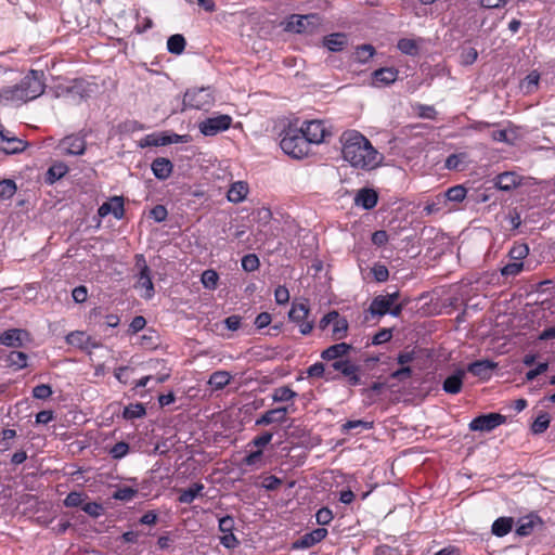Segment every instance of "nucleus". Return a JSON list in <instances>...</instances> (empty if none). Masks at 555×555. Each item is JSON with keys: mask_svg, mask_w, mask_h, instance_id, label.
Masks as SVG:
<instances>
[{"mask_svg": "<svg viewBox=\"0 0 555 555\" xmlns=\"http://www.w3.org/2000/svg\"><path fill=\"white\" fill-rule=\"evenodd\" d=\"M25 334L23 330H8L0 336V343L8 347H20L22 346V336Z\"/></svg>", "mask_w": 555, "mask_h": 555, "instance_id": "30", "label": "nucleus"}, {"mask_svg": "<svg viewBox=\"0 0 555 555\" xmlns=\"http://www.w3.org/2000/svg\"><path fill=\"white\" fill-rule=\"evenodd\" d=\"M297 396V392H295L288 386H282L273 390L271 398L273 402H289L293 401Z\"/></svg>", "mask_w": 555, "mask_h": 555, "instance_id": "34", "label": "nucleus"}, {"mask_svg": "<svg viewBox=\"0 0 555 555\" xmlns=\"http://www.w3.org/2000/svg\"><path fill=\"white\" fill-rule=\"evenodd\" d=\"M391 306H393V304H391L389 299L383 295H378L372 300L369 310L373 315L383 317L388 314Z\"/></svg>", "mask_w": 555, "mask_h": 555, "instance_id": "27", "label": "nucleus"}, {"mask_svg": "<svg viewBox=\"0 0 555 555\" xmlns=\"http://www.w3.org/2000/svg\"><path fill=\"white\" fill-rule=\"evenodd\" d=\"M146 410L142 403L129 404L124 409L122 416L126 420H134L144 416Z\"/></svg>", "mask_w": 555, "mask_h": 555, "instance_id": "40", "label": "nucleus"}, {"mask_svg": "<svg viewBox=\"0 0 555 555\" xmlns=\"http://www.w3.org/2000/svg\"><path fill=\"white\" fill-rule=\"evenodd\" d=\"M466 189L463 185H455L446 192V196L451 202H462L466 197Z\"/></svg>", "mask_w": 555, "mask_h": 555, "instance_id": "49", "label": "nucleus"}, {"mask_svg": "<svg viewBox=\"0 0 555 555\" xmlns=\"http://www.w3.org/2000/svg\"><path fill=\"white\" fill-rule=\"evenodd\" d=\"M10 366L15 369H24L27 365V354L22 351H12L7 359Z\"/></svg>", "mask_w": 555, "mask_h": 555, "instance_id": "44", "label": "nucleus"}, {"mask_svg": "<svg viewBox=\"0 0 555 555\" xmlns=\"http://www.w3.org/2000/svg\"><path fill=\"white\" fill-rule=\"evenodd\" d=\"M283 424L285 423V410L284 409H271L266 411L260 417H258L255 422L256 426H267L271 424Z\"/></svg>", "mask_w": 555, "mask_h": 555, "instance_id": "21", "label": "nucleus"}, {"mask_svg": "<svg viewBox=\"0 0 555 555\" xmlns=\"http://www.w3.org/2000/svg\"><path fill=\"white\" fill-rule=\"evenodd\" d=\"M185 39L182 35L176 34L168 38L167 40V49L172 54H181L185 49Z\"/></svg>", "mask_w": 555, "mask_h": 555, "instance_id": "38", "label": "nucleus"}, {"mask_svg": "<svg viewBox=\"0 0 555 555\" xmlns=\"http://www.w3.org/2000/svg\"><path fill=\"white\" fill-rule=\"evenodd\" d=\"M272 437L273 435L271 433L263 431L261 435L255 437L250 443L261 450V448L270 443Z\"/></svg>", "mask_w": 555, "mask_h": 555, "instance_id": "61", "label": "nucleus"}, {"mask_svg": "<svg viewBox=\"0 0 555 555\" xmlns=\"http://www.w3.org/2000/svg\"><path fill=\"white\" fill-rule=\"evenodd\" d=\"M204 485L201 482H195L188 489L181 490L179 495V502L182 504H191L197 495L203 491Z\"/></svg>", "mask_w": 555, "mask_h": 555, "instance_id": "33", "label": "nucleus"}, {"mask_svg": "<svg viewBox=\"0 0 555 555\" xmlns=\"http://www.w3.org/2000/svg\"><path fill=\"white\" fill-rule=\"evenodd\" d=\"M514 526L512 517H500L494 520L491 527V532L496 537H504L509 533Z\"/></svg>", "mask_w": 555, "mask_h": 555, "instance_id": "31", "label": "nucleus"}, {"mask_svg": "<svg viewBox=\"0 0 555 555\" xmlns=\"http://www.w3.org/2000/svg\"><path fill=\"white\" fill-rule=\"evenodd\" d=\"M259 258L255 254H248L242 258V268L246 272H254L259 268Z\"/></svg>", "mask_w": 555, "mask_h": 555, "instance_id": "51", "label": "nucleus"}, {"mask_svg": "<svg viewBox=\"0 0 555 555\" xmlns=\"http://www.w3.org/2000/svg\"><path fill=\"white\" fill-rule=\"evenodd\" d=\"M60 146L67 155H82L86 151V140L81 135H68L64 138Z\"/></svg>", "mask_w": 555, "mask_h": 555, "instance_id": "13", "label": "nucleus"}, {"mask_svg": "<svg viewBox=\"0 0 555 555\" xmlns=\"http://www.w3.org/2000/svg\"><path fill=\"white\" fill-rule=\"evenodd\" d=\"M374 86H387L398 78V70L393 67H383L372 74Z\"/></svg>", "mask_w": 555, "mask_h": 555, "instance_id": "18", "label": "nucleus"}, {"mask_svg": "<svg viewBox=\"0 0 555 555\" xmlns=\"http://www.w3.org/2000/svg\"><path fill=\"white\" fill-rule=\"evenodd\" d=\"M146 145L150 146H164L173 143H189L191 141L190 134L177 133H159L146 137Z\"/></svg>", "mask_w": 555, "mask_h": 555, "instance_id": "10", "label": "nucleus"}, {"mask_svg": "<svg viewBox=\"0 0 555 555\" xmlns=\"http://www.w3.org/2000/svg\"><path fill=\"white\" fill-rule=\"evenodd\" d=\"M478 57V52L475 48L468 47L463 48L460 54L461 64L463 65H470L473 64Z\"/></svg>", "mask_w": 555, "mask_h": 555, "instance_id": "54", "label": "nucleus"}, {"mask_svg": "<svg viewBox=\"0 0 555 555\" xmlns=\"http://www.w3.org/2000/svg\"><path fill=\"white\" fill-rule=\"evenodd\" d=\"M520 183V178L515 172L505 171L500 173L494 179V184L499 190L511 191Z\"/></svg>", "mask_w": 555, "mask_h": 555, "instance_id": "22", "label": "nucleus"}, {"mask_svg": "<svg viewBox=\"0 0 555 555\" xmlns=\"http://www.w3.org/2000/svg\"><path fill=\"white\" fill-rule=\"evenodd\" d=\"M315 518L319 525L325 526L332 521L333 513L330 508L322 507L317 512Z\"/></svg>", "mask_w": 555, "mask_h": 555, "instance_id": "57", "label": "nucleus"}, {"mask_svg": "<svg viewBox=\"0 0 555 555\" xmlns=\"http://www.w3.org/2000/svg\"><path fill=\"white\" fill-rule=\"evenodd\" d=\"M375 54V48L372 44H362L357 47L354 57L359 63L369 62Z\"/></svg>", "mask_w": 555, "mask_h": 555, "instance_id": "39", "label": "nucleus"}, {"mask_svg": "<svg viewBox=\"0 0 555 555\" xmlns=\"http://www.w3.org/2000/svg\"><path fill=\"white\" fill-rule=\"evenodd\" d=\"M28 143L14 134L10 137L3 144L0 145V151L5 154H18L25 151Z\"/></svg>", "mask_w": 555, "mask_h": 555, "instance_id": "28", "label": "nucleus"}, {"mask_svg": "<svg viewBox=\"0 0 555 555\" xmlns=\"http://www.w3.org/2000/svg\"><path fill=\"white\" fill-rule=\"evenodd\" d=\"M550 416L547 413H541L538 415V417L534 420V422L531 425V431L535 435H540L544 433L548 426H550Z\"/></svg>", "mask_w": 555, "mask_h": 555, "instance_id": "43", "label": "nucleus"}, {"mask_svg": "<svg viewBox=\"0 0 555 555\" xmlns=\"http://www.w3.org/2000/svg\"><path fill=\"white\" fill-rule=\"evenodd\" d=\"M135 494H137V491L134 489L125 487V488L118 489L115 492L114 498L117 500H121V501H130L135 496Z\"/></svg>", "mask_w": 555, "mask_h": 555, "instance_id": "63", "label": "nucleus"}, {"mask_svg": "<svg viewBox=\"0 0 555 555\" xmlns=\"http://www.w3.org/2000/svg\"><path fill=\"white\" fill-rule=\"evenodd\" d=\"M216 101L210 87L188 89L183 96L182 104H211Z\"/></svg>", "mask_w": 555, "mask_h": 555, "instance_id": "9", "label": "nucleus"}, {"mask_svg": "<svg viewBox=\"0 0 555 555\" xmlns=\"http://www.w3.org/2000/svg\"><path fill=\"white\" fill-rule=\"evenodd\" d=\"M331 369L334 372H338L347 378L349 386H357L362 383L360 371L361 367L356 365L350 360H337L331 364Z\"/></svg>", "mask_w": 555, "mask_h": 555, "instance_id": "8", "label": "nucleus"}, {"mask_svg": "<svg viewBox=\"0 0 555 555\" xmlns=\"http://www.w3.org/2000/svg\"><path fill=\"white\" fill-rule=\"evenodd\" d=\"M348 321L346 318L338 314L337 319L333 321L332 335L336 340H340L347 336Z\"/></svg>", "mask_w": 555, "mask_h": 555, "instance_id": "37", "label": "nucleus"}, {"mask_svg": "<svg viewBox=\"0 0 555 555\" xmlns=\"http://www.w3.org/2000/svg\"><path fill=\"white\" fill-rule=\"evenodd\" d=\"M138 284L140 287L145 289L143 297L151 299L154 295V285L151 278V270L146 264H143L140 270Z\"/></svg>", "mask_w": 555, "mask_h": 555, "instance_id": "24", "label": "nucleus"}, {"mask_svg": "<svg viewBox=\"0 0 555 555\" xmlns=\"http://www.w3.org/2000/svg\"><path fill=\"white\" fill-rule=\"evenodd\" d=\"M309 312H310V310H309L308 306L302 302H299V304L294 302L288 312L289 320L299 326V331L302 335L310 334L313 328V322L307 321Z\"/></svg>", "mask_w": 555, "mask_h": 555, "instance_id": "7", "label": "nucleus"}, {"mask_svg": "<svg viewBox=\"0 0 555 555\" xmlns=\"http://www.w3.org/2000/svg\"><path fill=\"white\" fill-rule=\"evenodd\" d=\"M348 42L347 36L341 33L331 34L324 37V46L332 52L341 51Z\"/></svg>", "mask_w": 555, "mask_h": 555, "instance_id": "25", "label": "nucleus"}, {"mask_svg": "<svg viewBox=\"0 0 555 555\" xmlns=\"http://www.w3.org/2000/svg\"><path fill=\"white\" fill-rule=\"evenodd\" d=\"M314 17L313 15L306 16H293V21L289 22L288 27L291 30L296 33H305L307 30V24L309 20Z\"/></svg>", "mask_w": 555, "mask_h": 555, "instance_id": "46", "label": "nucleus"}, {"mask_svg": "<svg viewBox=\"0 0 555 555\" xmlns=\"http://www.w3.org/2000/svg\"><path fill=\"white\" fill-rule=\"evenodd\" d=\"M44 88L43 72L31 69L18 83L3 88L0 101L27 103L40 96Z\"/></svg>", "mask_w": 555, "mask_h": 555, "instance_id": "2", "label": "nucleus"}, {"mask_svg": "<svg viewBox=\"0 0 555 555\" xmlns=\"http://www.w3.org/2000/svg\"><path fill=\"white\" fill-rule=\"evenodd\" d=\"M524 269V263L521 261L515 260L514 262L505 264L501 269V274L503 276H516L519 274Z\"/></svg>", "mask_w": 555, "mask_h": 555, "instance_id": "53", "label": "nucleus"}, {"mask_svg": "<svg viewBox=\"0 0 555 555\" xmlns=\"http://www.w3.org/2000/svg\"><path fill=\"white\" fill-rule=\"evenodd\" d=\"M377 199V193L374 190L361 189L354 197V204L369 210L376 206Z\"/></svg>", "mask_w": 555, "mask_h": 555, "instance_id": "23", "label": "nucleus"}, {"mask_svg": "<svg viewBox=\"0 0 555 555\" xmlns=\"http://www.w3.org/2000/svg\"><path fill=\"white\" fill-rule=\"evenodd\" d=\"M16 192V184L13 180L5 179L0 182V198L9 199Z\"/></svg>", "mask_w": 555, "mask_h": 555, "instance_id": "48", "label": "nucleus"}, {"mask_svg": "<svg viewBox=\"0 0 555 555\" xmlns=\"http://www.w3.org/2000/svg\"><path fill=\"white\" fill-rule=\"evenodd\" d=\"M232 376L227 371H217L214 372L208 380V384L216 390L223 389L227 385L230 384Z\"/></svg>", "mask_w": 555, "mask_h": 555, "instance_id": "32", "label": "nucleus"}, {"mask_svg": "<svg viewBox=\"0 0 555 555\" xmlns=\"http://www.w3.org/2000/svg\"><path fill=\"white\" fill-rule=\"evenodd\" d=\"M247 193H248L247 183H245L243 181H237L230 186V189L227 193V197L230 202L237 204L245 199Z\"/></svg>", "mask_w": 555, "mask_h": 555, "instance_id": "26", "label": "nucleus"}, {"mask_svg": "<svg viewBox=\"0 0 555 555\" xmlns=\"http://www.w3.org/2000/svg\"><path fill=\"white\" fill-rule=\"evenodd\" d=\"M352 349V346L346 343H339L330 346L325 350L322 351L321 358L326 361L332 360H343L341 358L348 354V352Z\"/></svg>", "mask_w": 555, "mask_h": 555, "instance_id": "20", "label": "nucleus"}, {"mask_svg": "<svg viewBox=\"0 0 555 555\" xmlns=\"http://www.w3.org/2000/svg\"><path fill=\"white\" fill-rule=\"evenodd\" d=\"M151 218H153L156 222H162L166 220L168 216V211L165 206L156 205L150 211Z\"/></svg>", "mask_w": 555, "mask_h": 555, "instance_id": "62", "label": "nucleus"}, {"mask_svg": "<svg viewBox=\"0 0 555 555\" xmlns=\"http://www.w3.org/2000/svg\"><path fill=\"white\" fill-rule=\"evenodd\" d=\"M307 373L309 377H325L326 380H337L339 378V374H334L331 367L326 370L322 362L309 366Z\"/></svg>", "mask_w": 555, "mask_h": 555, "instance_id": "29", "label": "nucleus"}, {"mask_svg": "<svg viewBox=\"0 0 555 555\" xmlns=\"http://www.w3.org/2000/svg\"><path fill=\"white\" fill-rule=\"evenodd\" d=\"M467 165V155L465 153L451 154L446 159V168L450 170H463Z\"/></svg>", "mask_w": 555, "mask_h": 555, "instance_id": "36", "label": "nucleus"}, {"mask_svg": "<svg viewBox=\"0 0 555 555\" xmlns=\"http://www.w3.org/2000/svg\"><path fill=\"white\" fill-rule=\"evenodd\" d=\"M372 428H373V422H366V421H362V420H353V421L346 422L343 425L341 430L344 433H349L352 429H359L361 431V430H370Z\"/></svg>", "mask_w": 555, "mask_h": 555, "instance_id": "45", "label": "nucleus"}, {"mask_svg": "<svg viewBox=\"0 0 555 555\" xmlns=\"http://www.w3.org/2000/svg\"><path fill=\"white\" fill-rule=\"evenodd\" d=\"M496 366L498 364L490 360H478L467 365V372L481 379H488Z\"/></svg>", "mask_w": 555, "mask_h": 555, "instance_id": "16", "label": "nucleus"}, {"mask_svg": "<svg viewBox=\"0 0 555 555\" xmlns=\"http://www.w3.org/2000/svg\"><path fill=\"white\" fill-rule=\"evenodd\" d=\"M218 274L214 270H206L202 274V282L206 288L214 289L218 282Z\"/></svg>", "mask_w": 555, "mask_h": 555, "instance_id": "56", "label": "nucleus"}, {"mask_svg": "<svg viewBox=\"0 0 555 555\" xmlns=\"http://www.w3.org/2000/svg\"><path fill=\"white\" fill-rule=\"evenodd\" d=\"M529 254V247L525 243L515 244L508 253V256L513 260L521 261Z\"/></svg>", "mask_w": 555, "mask_h": 555, "instance_id": "47", "label": "nucleus"}, {"mask_svg": "<svg viewBox=\"0 0 555 555\" xmlns=\"http://www.w3.org/2000/svg\"><path fill=\"white\" fill-rule=\"evenodd\" d=\"M67 171L68 167L64 163H56L48 169L46 181L49 184H53L55 181L63 178Z\"/></svg>", "mask_w": 555, "mask_h": 555, "instance_id": "35", "label": "nucleus"}, {"mask_svg": "<svg viewBox=\"0 0 555 555\" xmlns=\"http://www.w3.org/2000/svg\"><path fill=\"white\" fill-rule=\"evenodd\" d=\"M465 371L456 370L452 375L448 376L442 385V389L450 395H456L462 390Z\"/></svg>", "mask_w": 555, "mask_h": 555, "instance_id": "19", "label": "nucleus"}, {"mask_svg": "<svg viewBox=\"0 0 555 555\" xmlns=\"http://www.w3.org/2000/svg\"><path fill=\"white\" fill-rule=\"evenodd\" d=\"M542 525L543 522L539 516L530 514L518 519L515 532L519 537H528L533 532L537 526Z\"/></svg>", "mask_w": 555, "mask_h": 555, "instance_id": "15", "label": "nucleus"}, {"mask_svg": "<svg viewBox=\"0 0 555 555\" xmlns=\"http://www.w3.org/2000/svg\"><path fill=\"white\" fill-rule=\"evenodd\" d=\"M86 498L87 495H85L83 493L73 491L68 493L67 496L65 498L64 505L66 507H82Z\"/></svg>", "mask_w": 555, "mask_h": 555, "instance_id": "50", "label": "nucleus"}, {"mask_svg": "<svg viewBox=\"0 0 555 555\" xmlns=\"http://www.w3.org/2000/svg\"><path fill=\"white\" fill-rule=\"evenodd\" d=\"M274 298L278 305H286L289 301V292L285 286H278L274 291Z\"/></svg>", "mask_w": 555, "mask_h": 555, "instance_id": "60", "label": "nucleus"}, {"mask_svg": "<svg viewBox=\"0 0 555 555\" xmlns=\"http://www.w3.org/2000/svg\"><path fill=\"white\" fill-rule=\"evenodd\" d=\"M232 118L229 115H218L208 117L198 124L201 133L206 137H212L219 132L225 131L230 128Z\"/></svg>", "mask_w": 555, "mask_h": 555, "instance_id": "5", "label": "nucleus"}, {"mask_svg": "<svg viewBox=\"0 0 555 555\" xmlns=\"http://www.w3.org/2000/svg\"><path fill=\"white\" fill-rule=\"evenodd\" d=\"M327 535V530L325 528H317L312 530L311 532H308L297 539L293 544L292 548L299 550V548H309L317 543L321 542L325 539Z\"/></svg>", "mask_w": 555, "mask_h": 555, "instance_id": "12", "label": "nucleus"}, {"mask_svg": "<svg viewBox=\"0 0 555 555\" xmlns=\"http://www.w3.org/2000/svg\"><path fill=\"white\" fill-rule=\"evenodd\" d=\"M540 75L537 72H531L525 79L520 82V90L525 93L533 92L539 83Z\"/></svg>", "mask_w": 555, "mask_h": 555, "instance_id": "41", "label": "nucleus"}, {"mask_svg": "<svg viewBox=\"0 0 555 555\" xmlns=\"http://www.w3.org/2000/svg\"><path fill=\"white\" fill-rule=\"evenodd\" d=\"M280 146L293 158L301 159L309 154L310 144L299 128L288 127L284 130Z\"/></svg>", "mask_w": 555, "mask_h": 555, "instance_id": "3", "label": "nucleus"}, {"mask_svg": "<svg viewBox=\"0 0 555 555\" xmlns=\"http://www.w3.org/2000/svg\"><path fill=\"white\" fill-rule=\"evenodd\" d=\"M151 169L158 180H166L173 170L172 163L165 157H157L152 162Z\"/></svg>", "mask_w": 555, "mask_h": 555, "instance_id": "17", "label": "nucleus"}, {"mask_svg": "<svg viewBox=\"0 0 555 555\" xmlns=\"http://www.w3.org/2000/svg\"><path fill=\"white\" fill-rule=\"evenodd\" d=\"M82 511L87 513L89 516L96 518L101 516L104 512V507L102 504L96 502H89L82 505Z\"/></svg>", "mask_w": 555, "mask_h": 555, "instance_id": "55", "label": "nucleus"}, {"mask_svg": "<svg viewBox=\"0 0 555 555\" xmlns=\"http://www.w3.org/2000/svg\"><path fill=\"white\" fill-rule=\"evenodd\" d=\"M69 101H87L90 96V85L83 79H76L65 88Z\"/></svg>", "mask_w": 555, "mask_h": 555, "instance_id": "11", "label": "nucleus"}, {"mask_svg": "<svg viewBox=\"0 0 555 555\" xmlns=\"http://www.w3.org/2000/svg\"><path fill=\"white\" fill-rule=\"evenodd\" d=\"M341 153L352 167L372 170L378 167L384 157L361 132L347 130L340 135Z\"/></svg>", "mask_w": 555, "mask_h": 555, "instance_id": "1", "label": "nucleus"}, {"mask_svg": "<svg viewBox=\"0 0 555 555\" xmlns=\"http://www.w3.org/2000/svg\"><path fill=\"white\" fill-rule=\"evenodd\" d=\"M372 273L377 282H385L389 276L388 269L384 264H375Z\"/></svg>", "mask_w": 555, "mask_h": 555, "instance_id": "64", "label": "nucleus"}, {"mask_svg": "<svg viewBox=\"0 0 555 555\" xmlns=\"http://www.w3.org/2000/svg\"><path fill=\"white\" fill-rule=\"evenodd\" d=\"M506 422V416L500 413L481 414L475 417L468 425L472 431H492Z\"/></svg>", "mask_w": 555, "mask_h": 555, "instance_id": "6", "label": "nucleus"}, {"mask_svg": "<svg viewBox=\"0 0 555 555\" xmlns=\"http://www.w3.org/2000/svg\"><path fill=\"white\" fill-rule=\"evenodd\" d=\"M129 452V444L125 441L115 443L108 451L109 455L114 460H120L125 457Z\"/></svg>", "mask_w": 555, "mask_h": 555, "instance_id": "52", "label": "nucleus"}, {"mask_svg": "<svg viewBox=\"0 0 555 555\" xmlns=\"http://www.w3.org/2000/svg\"><path fill=\"white\" fill-rule=\"evenodd\" d=\"M391 337H392V331L389 328H383L373 336L372 344L380 345V344L389 341L391 339Z\"/></svg>", "mask_w": 555, "mask_h": 555, "instance_id": "59", "label": "nucleus"}, {"mask_svg": "<svg viewBox=\"0 0 555 555\" xmlns=\"http://www.w3.org/2000/svg\"><path fill=\"white\" fill-rule=\"evenodd\" d=\"M101 217L112 214L116 219H121L125 214L124 199L121 196H114L109 201L103 203L99 210Z\"/></svg>", "mask_w": 555, "mask_h": 555, "instance_id": "14", "label": "nucleus"}, {"mask_svg": "<svg viewBox=\"0 0 555 555\" xmlns=\"http://www.w3.org/2000/svg\"><path fill=\"white\" fill-rule=\"evenodd\" d=\"M397 48L406 55H416L418 53V46L415 40L402 38L398 41Z\"/></svg>", "mask_w": 555, "mask_h": 555, "instance_id": "42", "label": "nucleus"}, {"mask_svg": "<svg viewBox=\"0 0 555 555\" xmlns=\"http://www.w3.org/2000/svg\"><path fill=\"white\" fill-rule=\"evenodd\" d=\"M309 144H320L333 135V126L326 120H306L299 128Z\"/></svg>", "mask_w": 555, "mask_h": 555, "instance_id": "4", "label": "nucleus"}, {"mask_svg": "<svg viewBox=\"0 0 555 555\" xmlns=\"http://www.w3.org/2000/svg\"><path fill=\"white\" fill-rule=\"evenodd\" d=\"M52 395V389L49 385L40 384L33 389V396L36 399H47Z\"/></svg>", "mask_w": 555, "mask_h": 555, "instance_id": "58", "label": "nucleus"}]
</instances>
